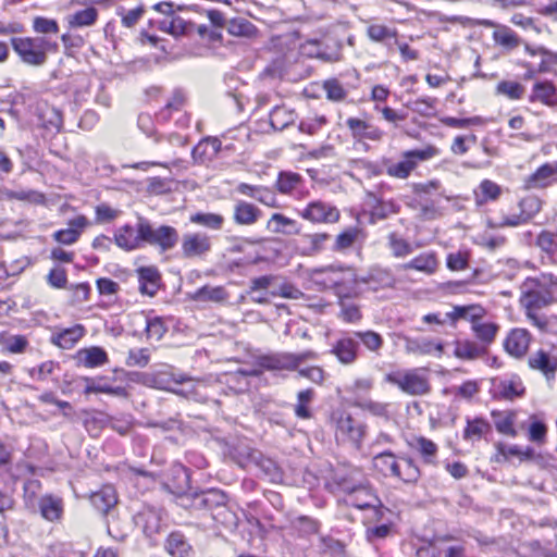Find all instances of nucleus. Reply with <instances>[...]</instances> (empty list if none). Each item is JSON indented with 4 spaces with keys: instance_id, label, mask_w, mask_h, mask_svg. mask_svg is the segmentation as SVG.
<instances>
[{
    "instance_id": "a19ab883",
    "label": "nucleus",
    "mask_w": 557,
    "mask_h": 557,
    "mask_svg": "<svg viewBox=\"0 0 557 557\" xmlns=\"http://www.w3.org/2000/svg\"><path fill=\"white\" fill-rule=\"evenodd\" d=\"M493 418L495 419V428L496 430L505 435H509L515 437L517 432L513 428L515 423V413L513 412H493Z\"/></svg>"
},
{
    "instance_id": "1a4fd4ad",
    "label": "nucleus",
    "mask_w": 557,
    "mask_h": 557,
    "mask_svg": "<svg viewBox=\"0 0 557 557\" xmlns=\"http://www.w3.org/2000/svg\"><path fill=\"white\" fill-rule=\"evenodd\" d=\"M438 153L437 148L428 146L424 149H416L405 151L404 160L389 165L386 170L387 174L397 178H407L416 169L418 161H426Z\"/></svg>"
},
{
    "instance_id": "473e14b6",
    "label": "nucleus",
    "mask_w": 557,
    "mask_h": 557,
    "mask_svg": "<svg viewBox=\"0 0 557 557\" xmlns=\"http://www.w3.org/2000/svg\"><path fill=\"white\" fill-rule=\"evenodd\" d=\"M485 314V310L480 305H468V306H455L451 312L446 315L453 322L462 319L471 321L472 324L482 319Z\"/></svg>"
},
{
    "instance_id": "de8ad7c7",
    "label": "nucleus",
    "mask_w": 557,
    "mask_h": 557,
    "mask_svg": "<svg viewBox=\"0 0 557 557\" xmlns=\"http://www.w3.org/2000/svg\"><path fill=\"white\" fill-rule=\"evenodd\" d=\"M98 16V12L95 8H87L74 13L70 18V24L75 27L90 26L92 25Z\"/></svg>"
},
{
    "instance_id": "ddd939ff",
    "label": "nucleus",
    "mask_w": 557,
    "mask_h": 557,
    "mask_svg": "<svg viewBox=\"0 0 557 557\" xmlns=\"http://www.w3.org/2000/svg\"><path fill=\"white\" fill-rule=\"evenodd\" d=\"M211 249L210 237L202 233L186 234L182 240V251L186 258L199 257Z\"/></svg>"
},
{
    "instance_id": "2f4dec72",
    "label": "nucleus",
    "mask_w": 557,
    "mask_h": 557,
    "mask_svg": "<svg viewBox=\"0 0 557 557\" xmlns=\"http://www.w3.org/2000/svg\"><path fill=\"white\" fill-rule=\"evenodd\" d=\"M191 298L195 301H201V302L211 301V302H215V304H222L227 300L228 293L222 286L206 285V286L197 289L191 295Z\"/></svg>"
},
{
    "instance_id": "4be33fe9",
    "label": "nucleus",
    "mask_w": 557,
    "mask_h": 557,
    "mask_svg": "<svg viewBox=\"0 0 557 557\" xmlns=\"http://www.w3.org/2000/svg\"><path fill=\"white\" fill-rule=\"evenodd\" d=\"M265 227L270 233L274 234L298 235L300 233L297 222L282 213H273Z\"/></svg>"
},
{
    "instance_id": "7ed1b4c3",
    "label": "nucleus",
    "mask_w": 557,
    "mask_h": 557,
    "mask_svg": "<svg viewBox=\"0 0 557 557\" xmlns=\"http://www.w3.org/2000/svg\"><path fill=\"white\" fill-rule=\"evenodd\" d=\"M11 45L20 59L32 66L44 65L48 52L58 49L57 42H52L45 37H13Z\"/></svg>"
},
{
    "instance_id": "864d4df0",
    "label": "nucleus",
    "mask_w": 557,
    "mask_h": 557,
    "mask_svg": "<svg viewBox=\"0 0 557 557\" xmlns=\"http://www.w3.org/2000/svg\"><path fill=\"white\" fill-rule=\"evenodd\" d=\"M355 336L371 351H377L383 345L382 336L373 331L356 332Z\"/></svg>"
},
{
    "instance_id": "ea45409f",
    "label": "nucleus",
    "mask_w": 557,
    "mask_h": 557,
    "mask_svg": "<svg viewBox=\"0 0 557 557\" xmlns=\"http://www.w3.org/2000/svg\"><path fill=\"white\" fill-rule=\"evenodd\" d=\"M472 331L481 342V345L486 347L494 342L498 331V325L495 323H480L478 321L472 324Z\"/></svg>"
},
{
    "instance_id": "bb28decb",
    "label": "nucleus",
    "mask_w": 557,
    "mask_h": 557,
    "mask_svg": "<svg viewBox=\"0 0 557 557\" xmlns=\"http://www.w3.org/2000/svg\"><path fill=\"white\" fill-rule=\"evenodd\" d=\"M39 510L44 519L59 521L63 513V502L60 497L45 495L39 499Z\"/></svg>"
},
{
    "instance_id": "13d9d810",
    "label": "nucleus",
    "mask_w": 557,
    "mask_h": 557,
    "mask_svg": "<svg viewBox=\"0 0 557 557\" xmlns=\"http://www.w3.org/2000/svg\"><path fill=\"white\" fill-rule=\"evenodd\" d=\"M33 28L39 34H58L59 25L55 20L37 16L33 21Z\"/></svg>"
},
{
    "instance_id": "9d476101",
    "label": "nucleus",
    "mask_w": 557,
    "mask_h": 557,
    "mask_svg": "<svg viewBox=\"0 0 557 557\" xmlns=\"http://www.w3.org/2000/svg\"><path fill=\"white\" fill-rule=\"evenodd\" d=\"M248 462L256 463L270 482L281 483L283 481V472L274 460L263 457L258 450L246 447L243 459L238 460V463L246 466Z\"/></svg>"
},
{
    "instance_id": "a878e982",
    "label": "nucleus",
    "mask_w": 557,
    "mask_h": 557,
    "mask_svg": "<svg viewBox=\"0 0 557 557\" xmlns=\"http://www.w3.org/2000/svg\"><path fill=\"white\" fill-rule=\"evenodd\" d=\"M84 334L85 327L81 324H76L72 327L54 333L51 337V342L62 349H71L84 336Z\"/></svg>"
},
{
    "instance_id": "9b49d317",
    "label": "nucleus",
    "mask_w": 557,
    "mask_h": 557,
    "mask_svg": "<svg viewBox=\"0 0 557 557\" xmlns=\"http://www.w3.org/2000/svg\"><path fill=\"white\" fill-rule=\"evenodd\" d=\"M300 215L313 223H335L339 220L337 208L322 201L310 202Z\"/></svg>"
},
{
    "instance_id": "b1692460",
    "label": "nucleus",
    "mask_w": 557,
    "mask_h": 557,
    "mask_svg": "<svg viewBox=\"0 0 557 557\" xmlns=\"http://www.w3.org/2000/svg\"><path fill=\"white\" fill-rule=\"evenodd\" d=\"M557 181L553 163H545L525 180L528 189L543 188Z\"/></svg>"
},
{
    "instance_id": "09e8293b",
    "label": "nucleus",
    "mask_w": 557,
    "mask_h": 557,
    "mask_svg": "<svg viewBox=\"0 0 557 557\" xmlns=\"http://www.w3.org/2000/svg\"><path fill=\"white\" fill-rule=\"evenodd\" d=\"M407 107L424 117H431L435 115V99L424 98L417 99L407 103Z\"/></svg>"
},
{
    "instance_id": "58836bf2",
    "label": "nucleus",
    "mask_w": 557,
    "mask_h": 557,
    "mask_svg": "<svg viewBox=\"0 0 557 557\" xmlns=\"http://www.w3.org/2000/svg\"><path fill=\"white\" fill-rule=\"evenodd\" d=\"M413 448L420 454L425 463H435L437 445L423 436L416 438Z\"/></svg>"
},
{
    "instance_id": "412c9836",
    "label": "nucleus",
    "mask_w": 557,
    "mask_h": 557,
    "mask_svg": "<svg viewBox=\"0 0 557 557\" xmlns=\"http://www.w3.org/2000/svg\"><path fill=\"white\" fill-rule=\"evenodd\" d=\"M90 502L98 511L107 515L117 503L116 492L112 485H103L90 495Z\"/></svg>"
},
{
    "instance_id": "680f3d73",
    "label": "nucleus",
    "mask_w": 557,
    "mask_h": 557,
    "mask_svg": "<svg viewBox=\"0 0 557 557\" xmlns=\"http://www.w3.org/2000/svg\"><path fill=\"white\" fill-rule=\"evenodd\" d=\"M47 282L53 288H65L67 284L65 269L60 267L51 269L47 275Z\"/></svg>"
},
{
    "instance_id": "e2e57ef3",
    "label": "nucleus",
    "mask_w": 557,
    "mask_h": 557,
    "mask_svg": "<svg viewBox=\"0 0 557 557\" xmlns=\"http://www.w3.org/2000/svg\"><path fill=\"white\" fill-rule=\"evenodd\" d=\"M165 332L166 327L160 318L147 321L146 334L148 338L160 341Z\"/></svg>"
},
{
    "instance_id": "2eb2a0df",
    "label": "nucleus",
    "mask_w": 557,
    "mask_h": 557,
    "mask_svg": "<svg viewBox=\"0 0 557 557\" xmlns=\"http://www.w3.org/2000/svg\"><path fill=\"white\" fill-rule=\"evenodd\" d=\"M530 341L531 336L527 330L515 329L508 334L505 341V349L509 355L521 358L527 354Z\"/></svg>"
},
{
    "instance_id": "f704fd0d",
    "label": "nucleus",
    "mask_w": 557,
    "mask_h": 557,
    "mask_svg": "<svg viewBox=\"0 0 557 557\" xmlns=\"http://www.w3.org/2000/svg\"><path fill=\"white\" fill-rule=\"evenodd\" d=\"M502 194L499 185L490 180H484L479 185L478 190L474 191L475 202L482 206L490 200H496Z\"/></svg>"
},
{
    "instance_id": "c03bdc74",
    "label": "nucleus",
    "mask_w": 557,
    "mask_h": 557,
    "mask_svg": "<svg viewBox=\"0 0 557 557\" xmlns=\"http://www.w3.org/2000/svg\"><path fill=\"white\" fill-rule=\"evenodd\" d=\"M491 430V425L482 418L468 420L467 426L463 432L465 440H479L483 434Z\"/></svg>"
},
{
    "instance_id": "c9c22d12",
    "label": "nucleus",
    "mask_w": 557,
    "mask_h": 557,
    "mask_svg": "<svg viewBox=\"0 0 557 557\" xmlns=\"http://www.w3.org/2000/svg\"><path fill=\"white\" fill-rule=\"evenodd\" d=\"M495 44L504 47L505 49L512 50L520 45L519 36L509 27L498 25L493 33Z\"/></svg>"
},
{
    "instance_id": "4468645a",
    "label": "nucleus",
    "mask_w": 557,
    "mask_h": 557,
    "mask_svg": "<svg viewBox=\"0 0 557 557\" xmlns=\"http://www.w3.org/2000/svg\"><path fill=\"white\" fill-rule=\"evenodd\" d=\"M226 503V494L220 490L213 488L194 494L190 506L194 509L213 510L224 507Z\"/></svg>"
},
{
    "instance_id": "37998d69",
    "label": "nucleus",
    "mask_w": 557,
    "mask_h": 557,
    "mask_svg": "<svg viewBox=\"0 0 557 557\" xmlns=\"http://www.w3.org/2000/svg\"><path fill=\"white\" fill-rule=\"evenodd\" d=\"M135 377L132 380L138 383H141L149 387L160 388V389H169L168 384L170 383V379L163 377L162 373L157 374H148V373H133Z\"/></svg>"
},
{
    "instance_id": "72a5a7b5",
    "label": "nucleus",
    "mask_w": 557,
    "mask_h": 557,
    "mask_svg": "<svg viewBox=\"0 0 557 557\" xmlns=\"http://www.w3.org/2000/svg\"><path fill=\"white\" fill-rule=\"evenodd\" d=\"M221 145L218 138L201 140L191 151L194 160L203 162L206 159L215 157L221 150Z\"/></svg>"
},
{
    "instance_id": "cd10ccee",
    "label": "nucleus",
    "mask_w": 557,
    "mask_h": 557,
    "mask_svg": "<svg viewBox=\"0 0 557 557\" xmlns=\"http://www.w3.org/2000/svg\"><path fill=\"white\" fill-rule=\"evenodd\" d=\"M438 267L435 252H425L403 264L404 270H417L426 275L433 274Z\"/></svg>"
},
{
    "instance_id": "69168bd1",
    "label": "nucleus",
    "mask_w": 557,
    "mask_h": 557,
    "mask_svg": "<svg viewBox=\"0 0 557 557\" xmlns=\"http://www.w3.org/2000/svg\"><path fill=\"white\" fill-rule=\"evenodd\" d=\"M447 268L451 271H461L468 267V255L457 251L447 256Z\"/></svg>"
},
{
    "instance_id": "dca6fc26",
    "label": "nucleus",
    "mask_w": 557,
    "mask_h": 557,
    "mask_svg": "<svg viewBox=\"0 0 557 557\" xmlns=\"http://www.w3.org/2000/svg\"><path fill=\"white\" fill-rule=\"evenodd\" d=\"M528 362L531 369L542 372L547 381L555 377L557 357L550 356L545 350L540 349L530 356Z\"/></svg>"
},
{
    "instance_id": "e433bc0d",
    "label": "nucleus",
    "mask_w": 557,
    "mask_h": 557,
    "mask_svg": "<svg viewBox=\"0 0 557 557\" xmlns=\"http://www.w3.org/2000/svg\"><path fill=\"white\" fill-rule=\"evenodd\" d=\"M270 124L275 131H283L295 122V113L284 107H275L270 113Z\"/></svg>"
},
{
    "instance_id": "0e129e2a",
    "label": "nucleus",
    "mask_w": 557,
    "mask_h": 557,
    "mask_svg": "<svg viewBox=\"0 0 557 557\" xmlns=\"http://www.w3.org/2000/svg\"><path fill=\"white\" fill-rule=\"evenodd\" d=\"M9 199H16L22 201H28L33 203H39L44 200V196L35 190H11L7 193Z\"/></svg>"
},
{
    "instance_id": "7c9ffc66",
    "label": "nucleus",
    "mask_w": 557,
    "mask_h": 557,
    "mask_svg": "<svg viewBox=\"0 0 557 557\" xmlns=\"http://www.w3.org/2000/svg\"><path fill=\"white\" fill-rule=\"evenodd\" d=\"M195 24L189 21H185L181 16H173L171 21H161L159 23V29L168 33L174 37H181L189 35L194 30Z\"/></svg>"
},
{
    "instance_id": "f3484780",
    "label": "nucleus",
    "mask_w": 557,
    "mask_h": 557,
    "mask_svg": "<svg viewBox=\"0 0 557 557\" xmlns=\"http://www.w3.org/2000/svg\"><path fill=\"white\" fill-rule=\"evenodd\" d=\"M405 349L408 354L412 355H432L436 354L442 356L444 346L441 342H435L430 338H406Z\"/></svg>"
},
{
    "instance_id": "5701e85b",
    "label": "nucleus",
    "mask_w": 557,
    "mask_h": 557,
    "mask_svg": "<svg viewBox=\"0 0 557 557\" xmlns=\"http://www.w3.org/2000/svg\"><path fill=\"white\" fill-rule=\"evenodd\" d=\"M530 101H540L547 107H557V91L549 81L536 82L530 95Z\"/></svg>"
},
{
    "instance_id": "4c0bfd02",
    "label": "nucleus",
    "mask_w": 557,
    "mask_h": 557,
    "mask_svg": "<svg viewBox=\"0 0 557 557\" xmlns=\"http://www.w3.org/2000/svg\"><path fill=\"white\" fill-rule=\"evenodd\" d=\"M85 381L88 383L84 391V393L86 395L103 393V394H109V395L122 397V398H128V396H129L127 389L123 386H114L113 387L110 385L96 384L89 377H85Z\"/></svg>"
},
{
    "instance_id": "6e6d98bb",
    "label": "nucleus",
    "mask_w": 557,
    "mask_h": 557,
    "mask_svg": "<svg viewBox=\"0 0 557 557\" xmlns=\"http://www.w3.org/2000/svg\"><path fill=\"white\" fill-rule=\"evenodd\" d=\"M388 244L395 257H406L412 252L410 244L395 233L389 234Z\"/></svg>"
},
{
    "instance_id": "20e7f679",
    "label": "nucleus",
    "mask_w": 557,
    "mask_h": 557,
    "mask_svg": "<svg viewBox=\"0 0 557 557\" xmlns=\"http://www.w3.org/2000/svg\"><path fill=\"white\" fill-rule=\"evenodd\" d=\"M334 481L343 492L349 494H367L369 499L364 503H356L355 507L359 509L375 508L380 504V499L372 493L371 488L368 486L367 479L364 478L360 469H350L346 474L336 473L334 476Z\"/></svg>"
},
{
    "instance_id": "338daca9",
    "label": "nucleus",
    "mask_w": 557,
    "mask_h": 557,
    "mask_svg": "<svg viewBox=\"0 0 557 557\" xmlns=\"http://www.w3.org/2000/svg\"><path fill=\"white\" fill-rule=\"evenodd\" d=\"M120 211L111 208L108 205H99L96 207V222L107 223L111 222L119 216Z\"/></svg>"
},
{
    "instance_id": "a211bd4d",
    "label": "nucleus",
    "mask_w": 557,
    "mask_h": 557,
    "mask_svg": "<svg viewBox=\"0 0 557 557\" xmlns=\"http://www.w3.org/2000/svg\"><path fill=\"white\" fill-rule=\"evenodd\" d=\"M88 225L86 216L78 215L69 221V228L57 231L53 234L54 240L63 245L76 243L81 236L82 230Z\"/></svg>"
},
{
    "instance_id": "f257e3e1",
    "label": "nucleus",
    "mask_w": 557,
    "mask_h": 557,
    "mask_svg": "<svg viewBox=\"0 0 557 557\" xmlns=\"http://www.w3.org/2000/svg\"><path fill=\"white\" fill-rule=\"evenodd\" d=\"M374 470L386 478H396L404 483L418 482L421 473L418 466L410 458L398 459L391 451H383L372 459Z\"/></svg>"
},
{
    "instance_id": "0eeeda50",
    "label": "nucleus",
    "mask_w": 557,
    "mask_h": 557,
    "mask_svg": "<svg viewBox=\"0 0 557 557\" xmlns=\"http://www.w3.org/2000/svg\"><path fill=\"white\" fill-rule=\"evenodd\" d=\"M317 358V354L311 350H306L300 354L281 352L274 355H265L258 358V366L264 370H287L295 371L299 366L307 361Z\"/></svg>"
},
{
    "instance_id": "423d86ee",
    "label": "nucleus",
    "mask_w": 557,
    "mask_h": 557,
    "mask_svg": "<svg viewBox=\"0 0 557 557\" xmlns=\"http://www.w3.org/2000/svg\"><path fill=\"white\" fill-rule=\"evenodd\" d=\"M139 231L143 236V244L156 246L161 251L171 250L178 242V233L173 226L161 225L154 228L143 218H139Z\"/></svg>"
},
{
    "instance_id": "5fc2aeb1",
    "label": "nucleus",
    "mask_w": 557,
    "mask_h": 557,
    "mask_svg": "<svg viewBox=\"0 0 557 557\" xmlns=\"http://www.w3.org/2000/svg\"><path fill=\"white\" fill-rule=\"evenodd\" d=\"M150 361V355L147 348L131 349L125 363L127 367L145 368Z\"/></svg>"
},
{
    "instance_id": "3c124183",
    "label": "nucleus",
    "mask_w": 557,
    "mask_h": 557,
    "mask_svg": "<svg viewBox=\"0 0 557 557\" xmlns=\"http://www.w3.org/2000/svg\"><path fill=\"white\" fill-rule=\"evenodd\" d=\"M301 177L297 173L282 172L278 175L276 187L282 194L290 193L300 182Z\"/></svg>"
},
{
    "instance_id": "8fccbe9b",
    "label": "nucleus",
    "mask_w": 557,
    "mask_h": 557,
    "mask_svg": "<svg viewBox=\"0 0 557 557\" xmlns=\"http://www.w3.org/2000/svg\"><path fill=\"white\" fill-rule=\"evenodd\" d=\"M496 89L498 94L512 100L520 99L524 92V87L521 84L510 81H503L498 83Z\"/></svg>"
},
{
    "instance_id": "c85d7f7f",
    "label": "nucleus",
    "mask_w": 557,
    "mask_h": 557,
    "mask_svg": "<svg viewBox=\"0 0 557 557\" xmlns=\"http://www.w3.org/2000/svg\"><path fill=\"white\" fill-rule=\"evenodd\" d=\"M346 124L351 131L354 137L367 138L371 140H380L382 138V131L369 125L367 122L360 119L349 117L346 121Z\"/></svg>"
},
{
    "instance_id": "f03ea898",
    "label": "nucleus",
    "mask_w": 557,
    "mask_h": 557,
    "mask_svg": "<svg viewBox=\"0 0 557 557\" xmlns=\"http://www.w3.org/2000/svg\"><path fill=\"white\" fill-rule=\"evenodd\" d=\"M521 304L527 310H536L546 307L556 300L557 277L550 273H543L531 278L525 284Z\"/></svg>"
},
{
    "instance_id": "774afa93",
    "label": "nucleus",
    "mask_w": 557,
    "mask_h": 557,
    "mask_svg": "<svg viewBox=\"0 0 557 557\" xmlns=\"http://www.w3.org/2000/svg\"><path fill=\"white\" fill-rule=\"evenodd\" d=\"M536 246L545 252H553L557 247L555 235L547 231L541 232L536 238Z\"/></svg>"
},
{
    "instance_id": "6ab92c4d",
    "label": "nucleus",
    "mask_w": 557,
    "mask_h": 557,
    "mask_svg": "<svg viewBox=\"0 0 557 557\" xmlns=\"http://www.w3.org/2000/svg\"><path fill=\"white\" fill-rule=\"evenodd\" d=\"M164 548L172 557H193L194 555L191 545L185 535L178 531L168 535Z\"/></svg>"
},
{
    "instance_id": "c756f323",
    "label": "nucleus",
    "mask_w": 557,
    "mask_h": 557,
    "mask_svg": "<svg viewBox=\"0 0 557 557\" xmlns=\"http://www.w3.org/2000/svg\"><path fill=\"white\" fill-rule=\"evenodd\" d=\"M487 352L484 345L471 341L456 342L454 355L463 360H475Z\"/></svg>"
},
{
    "instance_id": "f8f14e48",
    "label": "nucleus",
    "mask_w": 557,
    "mask_h": 557,
    "mask_svg": "<svg viewBox=\"0 0 557 557\" xmlns=\"http://www.w3.org/2000/svg\"><path fill=\"white\" fill-rule=\"evenodd\" d=\"M114 243L125 251H133L143 246V236L139 231V222L136 228L126 224L119 227L114 233Z\"/></svg>"
},
{
    "instance_id": "a18cd8bd",
    "label": "nucleus",
    "mask_w": 557,
    "mask_h": 557,
    "mask_svg": "<svg viewBox=\"0 0 557 557\" xmlns=\"http://www.w3.org/2000/svg\"><path fill=\"white\" fill-rule=\"evenodd\" d=\"M190 222L202 225L211 230H221L224 223V218L216 213H196L190 216Z\"/></svg>"
},
{
    "instance_id": "49530a36",
    "label": "nucleus",
    "mask_w": 557,
    "mask_h": 557,
    "mask_svg": "<svg viewBox=\"0 0 557 557\" xmlns=\"http://www.w3.org/2000/svg\"><path fill=\"white\" fill-rule=\"evenodd\" d=\"M314 392L311 388L300 391L297 394V404L295 406V414L301 419L311 418V412L308 405L312 401Z\"/></svg>"
},
{
    "instance_id": "bf43d9fd",
    "label": "nucleus",
    "mask_w": 557,
    "mask_h": 557,
    "mask_svg": "<svg viewBox=\"0 0 557 557\" xmlns=\"http://www.w3.org/2000/svg\"><path fill=\"white\" fill-rule=\"evenodd\" d=\"M323 87L330 100L341 101L346 97V91L337 79L325 81Z\"/></svg>"
},
{
    "instance_id": "39448f33",
    "label": "nucleus",
    "mask_w": 557,
    "mask_h": 557,
    "mask_svg": "<svg viewBox=\"0 0 557 557\" xmlns=\"http://www.w3.org/2000/svg\"><path fill=\"white\" fill-rule=\"evenodd\" d=\"M385 381L411 396H423L431 391L428 376L421 373L419 369L388 373Z\"/></svg>"
},
{
    "instance_id": "4d7b16f0",
    "label": "nucleus",
    "mask_w": 557,
    "mask_h": 557,
    "mask_svg": "<svg viewBox=\"0 0 557 557\" xmlns=\"http://www.w3.org/2000/svg\"><path fill=\"white\" fill-rule=\"evenodd\" d=\"M359 231L355 227H350L345 232L341 233L335 240L334 250L342 251L350 248L357 239Z\"/></svg>"
},
{
    "instance_id": "603ef678",
    "label": "nucleus",
    "mask_w": 557,
    "mask_h": 557,
    "mask_svg": "<svg viewBox=\"0 0 557 557\" xmlns=\"http://www.w3.org/2000/svg\"><path fill=\"white\" fill-rule=\"evenodd\" d=\"M497 388L499 396L505 399H513L524 392L521 383L515 381H502Z\"/></svg>"
},
{
    "instance_id": "6e6552de",
    "label": "nucleus",
    "mask_w": 557,
    "mask_h": 557,
    "mask_svg": "<svg viewBox=\"0 0 557 557\" xmlns=\"http://www.w3.org/2000/svg\"><path fill=\"white\" fill-rule=\"evenodd\" d=\"M332 421L335 424V435L338 441L350 442L357 448L360 447L366 433V426L362 422L354 419L345 411L333 412Z\"/></svg>"
},
{
    "instance_id": "aec40b11",
    "label": "nucleus",
    "mask_w": 557,
    "mask_h": 557,
    "mask_svg": "<svg viewBox=\"0 0 557 557\" xmlns=\"http://www.w3.org/2000/svg\"><path fill=\"white\" fill-rule=\"evenodd\" d=\"M260 216L261 210L250 202L238 200L234 206L233 220L238 225H252Z\"/></svg>"
},
{
    "instance_id": "393cba45",
    "label": "nucleus",
    "mask_w": 557,
    "mask_h": 557,
    "mask_svg": "<svg viewBox=\"0 0 557 557\" xmlns=\"http://www.w3.org/2000/svg\"><path fill=\"white\" fill-rule=\"evenodd\" d=\"M359 344L352 337H342L333 346L332 352L344 364H350L357 359Z\"/></svg>"
},
{
    "instance_id": "052dcab7",
    "label": "nucleus",
    "mask_w": 557,
    "mask_h": 557,
    "mask_svg": "<svg viewBox=\"0 0 557 557\" xmlns=\"http://www.w3.org/2000/svg\"><path fill=\"white\" fill-rule=\"evenodd\" d=\"M227 29L228 33L234 36H250L253 33L255 27L250 22L239 18L232 20Z\"/></svg>"
},
{
    "instance_id": "79ce46f5",
    "label": "nucleus",
    "mask_w": 557,
    "mask_h": 557,
    "mask_svg": "<svg viewBox=\"0 0 557 557\" xmlns=\"http://www.w3.org/2000/svg\"><path fill=\"white\" fill-rule=\"evenodd\" d=\"M83 356L84 366L95 368L108 362L107 352L100 347H91L79 352Z\"/></svg>"
}]
</instances>
